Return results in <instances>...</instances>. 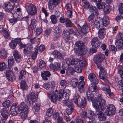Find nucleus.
Wrapping results in <instances>:
<instances>
[{"label":"nucleus","instance_id":"1","mask_svg":"<svg viewBox=\"0 0 123 123\" xmlns=\"http://www.w3.org/2000/svg\"><path fill=\"white\" fill-rule=\"evenodd\" d=\"M104 58V55L102 54L96 55L94 57V62L96 64L98 68L100 69L99 77L103 80L105 79L107 74L104 68L102 67V63Z\"/></svg>","mask_w":123,"mask_h":123},{"label":"nucleus","instance_id":"2","mask_svg":"<svg viewBox=\"0 0 123 123\" xmlns=\"http://www.w3.org/2000/svg\"><path fill=\"white\" fill-rule=\"evenodd\" d=\"M102 94H98L97 98V101L96 102L94 101L92 103L93 107L96 110H103L105 109L106 101L102 98Z\"/></svg>","mask_w":123,"mask_h":123},{"label":"nucleus","instance_id":"3","mask_svg":"<svg viewBox=\"0 0 123 123\" xmlns=\"http://www.w3.org/2000/svg\"><path fill=\"white\" fill-rule=\"evenodd\" d=\"M25 8L28 14L29 15H34L37 12L36 6L31 3H27Z\"/></svg>","mask_w":123,"mask_h":123},{"label":"nucleus","instance_id":"4","mask_svg":"<svg viewBox=\"0 0 123 123\" xmlns=\"http://www.w3.org/2000/svg\"><path fill=\"white\" fill-rule=\"evenodd\" d=\"M95 16L92 14H91L88 17V20L89 21V25L90 28H92L93 31V29L96 27V25L98 23L100 24L98 21L94 19Z\"/></svg>","mask_w":123,"mask_h":123},{"label":"nucleus","instance_id":"5","mask_svg":"<svg viewBox=\"0 0 123 123\" xmlns=\"http://www.w3.org/2000/svg\"><path fill=\"white\" fill-rule=\"evenodd\" d=\"M97 24L96 28L99 30L98 37L100 39H103L104 38L105 35V29L102 26H101L100 24L98 23Z\"/></svg>","mask_w":123,"mask_h":123},{"label":"nucleus","instance_id":"6","mask_svg":"<svg viewBox=\"0 0 123 123\" xmlns=\"http://www.w3.org/2000/svg\"><path fill=\"white\" fill-rule=\"evenodd\" d=\"M62 0H49L48 2V7L51 11L53 10L54 8L60 4Z\"/></svg>","mask_w":123,"mask_h":123},{"label":"nucleus","instance_id":"7","mask_svg":"<svg viewBox=\"0 0 123 123\" xmlns=\"http://www.w3.org/2000/svg\"><path fill=\"white\" fill-rule=\"evenodd\" d=\"M19 111V108L17 106V105L15 103H14L11 107L10 113L11 115L16 116L18 114Z\"/></svg>","mask_w":123,"mask_h":123},{"label":"nucleus","instance_id":"8","mask_svg":"<svg viewBox=\"0 0 123 123\" xmlns=\"http://www.w3.org/2000/svg\"><path fill=\"white\" fill-rule=\"evenodd\" d=\"M116 109L114 105L110 104L107 106L106 112L108 115H112L115 114Z\"/></svg>","mask_w":123,"mask_h":123},{"label":"nucleus","instance_id":"9","mask_svg":"<svg viewBox=\"0 0 123 123\" xmlns=\"http://www.w3.org/2000/svg\"><path fill=\"white\" fill-rule=\"evenodd\" d=\"M36 95L34 92H32L28 94L27 97L28 103L31 105H32L36 100Z\"/></svg>","mask_w":123,"mask_h":123},{"label":"nucleus","instance_id":"10","mask_svg":"<svg viewBox=\"0 0 123 123\" xmlns=\"http://www.w3.org/2000/svg\"><path fill=\"white\" fill-rule=\"evenodd\" d=\"M101 43V42L97 37H94L92 39L91 44L93 48H98Z\"/></svg>","mask_w":123,"mask_h":123},{"label":"nucleus","instance_id":"11","mask_svg":"<svg viewBox=\"0 0 123 123\" xmlns=\"http://www.w3.org/2000/svg\"><path fill=\"white\" fill-rule=\"evenodd\" d=\"M5 73L9 80L12 82L15 80V78L14 76V74L11 70H8Z\"/></svg>","mask_w":123,"mask_h":123},{"label":"nucleus","instance_id":"12","mask_svg":"<svg viewBox=\"0 0 123 123\" xmlns=\"http://www.w3.org/2000/svg\"><path fill=\"white\" fill-rule=\"evenodd\" d=\"M95 114L98 116V118L100 121H104L106 119V116L100 110H96Z\"/></svg>","mask_w":123,"mask_h":123},{"label":"nucleus","instance_id":"13","mask_svg":"<svg viewBox=\"0 0 123 123\" xmlns=\"http://www.w3.org/2000/svg\"><path fill=\"white\" fill-rule=\"evenodd\" d=\"M95 93L90 90L86 92V95L88 100L89 101H91L93 103L95 101V97L94 96Z\"/></svg>","mask_w":123,"mask_h":123},{"label":"nucleus","instance_id":"14","mask_svg":"<svg viewBox=\"0 0 123 123\" xmlns=\"http://www.w3.org/2000/svg\"><path fill=\"white\" fill-rule=\"evenodd\" d=\"M102 89L103 90L106 91V93L108 95L111 97H113L114 96V95L112 92H111V89L110 88V86L108 85H105L102 87Z\"/></svg>","mask_w":123,"mask_h":123},{"label":"nucleus","instance_id":"15","mask_svg":"<svg viewBox=\"0 0 123 123\" xmlns=\"http://www.w3.org/2000/svg\"><path fill=\"white\" fill-rule=\"evenodd\" d=\"M64 93L65 94L64 98L65 100L63 101V104L65 105L68 106L73 105V104L68 100L69 97L68 94L66 92H65Z\"/></svg>","mask_w":123,"mask_h":123},{"label":"nucleus","instance_id":"16","mask_svg":"<svg viewBox=\"0 0 123 123\" xmlns=\"http://www.w3.org/2000/svg\"><path fill=\"white\" fill-rule=\"evenodd\" d=\"M32 49L33 47L27 44L24 49V53L26 55L29 56L31 54Z\"/></svg>","mask_w":123,"mask_h":123},{"label":"nucleus","instance_id":"17","mask_svg":"<svg viewBox=\"0 0 123 123\" xmlns=\"http://www.w3.org/2000/svg\"><path fill=\"white\" fill-rule=\"evenodd\" d=\"M4 8L7 11H10L14 8V3L13 2H9L8 4H4Z\"/></svg>","mask_w":123,"mask_h":123},{"label":"nucleus","instance_id":"18","mask_svg":"<svg viewBox=\"0 0 123 123\" xmlns=\"http://www.w3.org/2000/svg\"><path fill=\"white\" fill-rule=\"evenodd\" d=\"M48 93L49 96L50 97L51 100L54 103L56 102L57 100H58L55 95V93L54 91H50L48 92Z\"/></svg>","mask_w":123,"mask_h":123},{"label":"nucleus","instance_id":"19","mask_svg":"<svg viewBox=\"0 0 123 123\" xmlns=\"http://www.w3.org/2000/svg\"><path fill=\"white\" fill-rule=\"evenodd\" d=\"M85 83L83 81H80L79 83L78 86V89L80 93L83 92L85 89Z\"/></svg>","mask_w":123,"mask_h":123},{"label":"nucleus","instance_id":"20","mask_svg":"<svg viewBox=\"0 0 123 123\" xmlns=\"http://www.w3.org/2000/svg\"><path fill=\"white\" fill-rule=\"evenodd\" d=\"M65 8L68 11L67 16L69 18H71L72 16V9L71 4L70 3L67 4L65 7Z\"/></svg>","mask_w":123,"mask_h":123},{"label":"nucleus","instance_id":"21","mask_svg":"<svg viewBox=\"0 0 123 123\" xmlns=\"http://www.w3.org/2000/svg\"><path fill=\"white\" fill-rule=\"evenodd\" d=\"M50 68L53 70L57 71L59 69L60 64L57 62H55L54 64H51L49 65Z\"/></svg>","mask_w":123,"mask_h":123},{"label":"nucleus","instance_id":"22","mask_svg":"<svg viewBox=\"0 0 123 123\" xmlns=\"http://www.w3.org/2000/svg\"><path fill=\"white\" fill-rule=\"evenodd\" d=\"M1 114L4 120H6L8 118V111L6 108L1 109L0 111Z\"/></svg>","mask_w":123,"mask_h":123},{"label":"nucleus","instance_id":"23","mask_svg":"<svg viewBox=\"0 0 123 123\" xmlns=\"http://www.w3.org/2000/svg\"><path fill=\"white\" fill-rule=\"evenodd\" d=\"M37 22L36 19L32 18L31 20L30 25L29 26V29L30 30L34 29L36 27Z\"/></svg>","mask_w":123,"mask_h":123},{"label":"nucleus","instance_id":"24","mask_svg":"<svg viewBox=\"0 0 123 123\" xmlns=\"http://www.w3.org/2000/svg\"><path fill=\"white\" fill-rule=\"evenodd\" d=\"M52 55L54 57L60 59L62 60V57L61 53L59 52L56 50H54L51 53Z\"/></svg>","mask_w":123,"mask_h":123},{"label":"nucleus","instance_id":"25","mask_svg":"<svg viewBox=\"0 0 123 123\" xmlns=\"http://www.w3.org/2000/svg\"><path fill=\"white\" fill-rule=\"evenodd\" d=\"M102 25L100 24L101 26H102L103 27L105 26H107L109 23V17L107 16H105L103 18L102 21Z\"/></svg>","mask_w":123,"mask_h":123},{"label":"nucleus","instance_id":"26","mask_svg":"<svg viewBox=\"0 0 123 123\" xmlns=\"http://www.w3.org/2000/svg\"><path fill=\"white\" fill-rule=\"evenodd\" d=\"M51 74L50 72L48 71H43L41 72V76L43 79L44 80H48V77H49Z\"/></svg>","mask_w":123,"mask_h":123},{"label":"nucleus","instance_id":"27","mask_svg":"<svg viewBox=\"0 0 123 123\" xmlns=\"http://www.w3.org/2000/svg\"><path fill=\"white\" fill-rule=\"evenodd\" d=\"M90 12L93 15L97 16L98 14V9L95 6H92L90 9Z\"/></svg>","mask_w":123,"mask_h":123},{"label":"nucleus","instance_id":"28","mask_svg":"<svg viewBox=\"0 0 123 123\" xmlns=\"http://www.w3.org/2000/svg\"><path fill=\"white\" fill-rule=\"evenodd\" d=\"M65 92H66L64 91V90L63 89H61L59 90L58 93H57L55 94L58 101H60V99L62 98L64 94L65 95V94L64 93Z\"/></svg>","mask_w":123,"mask_h":123},{"label":"nucleus","instance_id":"29","mask_svg":"<svg viewBox=\"0 0 123 123\" xmlns=\"http://www.w3.org/2000/svg\"><path fill=\"white\" fill-rule=\"evenodd\" d=\"M115 44L118 49L123 50V40H117L116 41Z\"/></svg>","mask_w":123,"mask_h":123},{"label":"nucleus","instance_id":"30","mask_svg":"<svg viewBox=\"0 0 123 123\" xmlns=\"http://www.w3.org/2000/svg\"><path fill=\"white\" fill-rule=\"evenodd\" d=\"M87 51V47L84 46L79 49L78 52L80 55H82L85 54Z\"/></svg>","mask_w":123,"mask_h":123},{"label":"nucleus","instance_id":"31","mask_svg":"<svg viewBox=\"0 0 123 123\" xmlns=\"http://www.w3.org/2000/svg\"><path fill=\"white\" fill-rule=\"evenodd\" d=\"M62 35L64 39L66 42H68L70 39V37L68 31L67 30H64L63 32Z\"/></svg>","mask_w":123,"mask_h":123},{"label":"nucleus","instance_id":"32","mask_svg":"<svg viewBox=\"0 0 123 123\" xmlns=\"http://www.w3.org/2000/svg\"><path fill=\"white\" fill-rule=\"evenodd\" d=\"M19 110L22 111H23L29 110V108L28 106L25 104L24 102H23L21 103L19 108Z\"/></svg>","mask_w":123,"mask_h":123},{"label":"nucleus","instance_id":"33","mask_svg":"<svg viewBox=\"0 0 123 123\" xmlns=\"http://www.w3.org/2000/svg\"><path fill=\"white\" fill-rule=\"evenodd\" d=\"M95 84H91L89 85V90L95 93L96 92L98 93V92L97 88V86Z\"/></svg>","mask_w":123,"mask_h":123},{"label":"nucleus","instance_id":"34","mask_svg":"<svg viewBox=\"0 0 123 123\" xmlns=\"http://www.w3.org/2000/svg\"><path fill=\"white\" fill-rule=\"evenodd\" d=\"M8 61L9 68L12 67L14 65L15 61L13 56H9L8 58Z\"/></svg>","mask_w":123,"mask_h":123},{"label":"nucleus","instance_id":"35","mask_svg":"<svg viewBox=\"0 0 123 123\" xmlns=\"http://www.w3.org/2000/svg\"><path fill=\"white\" fill-rule=\"evenodd\" d=\"M7 52L4 49H0V58L2 59L6 58L7 57Z\"/></svg>","mask_w":123,"mask_h":123},{"label":"nucleus","instance_id":"36","mask_svg":"<svg viewBox=\"0 0 123 123\" xmlns=\"http://www.w3.org/2000/svg\"><path fill=\"white\" fill-rule=\"evenodd\" d=\"M13 55L15 58L16 61L18 62H19L21 60V57L19 52L15 50L13 53Z\"/></svg>","mask_w":123,"mask_h":123},{"label":"nucleus","instance_id":"37","mask_svg":"<svg viewBox=\"0 0 123 123\" xmlns=\"http://www.w3.org/2000/svg\"><path fill=\"white\" fill-rule=\"evenodd\" d=\"M70 61L68 58H66L62 62V66L64 68L68 67L70 65Z\"/></svg>","mask_w":123,"mask_h":123},{"label":"nucleus","instance_id":"38","mask_svg":"<svg viewBox=\"0 0 123 123\" xmlns=\"http://www.w3.org/2000/svg\"><path fill=\"white\" fill-rule=\"evenodd\" d=\"M82 32L84 34L88 33L89 31V29L87 25H84L81 28Z\"/></svg>","mask_w":123,"mask_h":123},{"label":"nucleus","instance_id":"39","mask_svg":"<svg viewBox=\"0 0 123 123\" xmlns=\"http://www.w3.org/2000/svg\"><path fill=\"white\" fill-rule=\"evenodd\" d=\"M78 81L76 78L72 79L70 82V85L74 87L75 88L77 86Z\"/></svg>","mask_w":123,"mask_h":123},{"label":"nucleus","instance_id":"40","mask_svg":"<svg viewBox=\"0 0 123 123\" xmlns=\"http://www.w3.org/2000/svg\"><path fill=\"white\" fill-rule=\"evenodd\" d=\"M88 118L92 121H94L95 119V116L94 115V113L92 111H90L87 114Z\"/></svg>","mask_w":123,"mask_h":123},{"label":"nucleus","instance_id":"41","mask_svg":"<svg viewBox=\"0 0 123 123\" xmlns=\"http://www.w3.org/2000/svg\"><path fill=\"white\" fill-rule=\"evenodd\" d=\"M111 6L109 5H107L104 7L103 10L105 14H107L110 12L111 10Z\"/></svg>","mask_w":123,"mask_h":123},{"label":"nucleus","instance_id":"42","mask_svg":"<svg viewBox=\"0 0 123 123\" xmlns=\"http://www.w3.org/2000/svg\"><path fill=\"white\" fill-rule=\"evenodd\" d=\"M78 64L82 68H84L86 65L87 63L85 60L82 59V60H80L79 61V64Z\"/></svg>","mask_w":123,"mask_h":123},{"label":"nucleus","instance_id":"43","mask_svg":"<svg viewBox=\"0 0 123 123\" xmlns=\"http://www.w3.org/2000/svg\"><path fill=\"white\" fill-rule=\"evenodd\" d=\"M28 111L29 110H25L22 111L20 115L22 119H25L26 117Z\"/></svg>","mask_w":123,"mask_h":123},{"label":"nucleus","instance_id":"44","mask_svg":"<svg viewBox=\"0 0 123 123\" xmlns=\"http://www.w3.org/2000/svg\"><path fill=\"white\" fill-rule=\"evenodd\" d=\"M73 109V105L68 106L66 110V111L67 114L68 115L71 114L72 113Z\"/></svg>","mask_w":123,"mask_h":123},{"label":"nucleus","instance_id":"45","mask_svg":"<svg viewBox=\"0 0 123 123\" xmlns=\"http://www.w3.org/2000/svg\"><path fill=\"white\" fill-rule=\"evenodd\" d=\"M60 85L64 88H65L68 85L67 81L65 80H61L60 83Z\"/></svg>","mask_w":123,"mask_h":123},{"label":"nucleus","instance_id":"46","mask_svg":"<svg viewBox=\"0 0 123 123\" xmlns=\"http://www.w3.org/2000/svg\"><path fill=\"white\" fill-rule=\"evenodd\" d=\"M65 22L66 26L67 27H70L72 26L73 24L70 20L68 18H66Z\"/></svg>","mask_w":123,"mask_h":123},{"label":"nucleus","instance_id":"47","mask_svg":"<svg viewBox=\"0 0 123 123\" xmlns=\"http://www.w3.org/2000/svg\"><path fill=\"white\" fill-rule=\"evenodd\" d=\"M10 31L8 30L5 29L3 31V34L5 39L8 38L9 37Z\"/></svg>","mask_w":123,"mask_h":123},{"label":"nucleus","instance_id":"48","mask_svg":"<svg viewBox=\"0 0 123 123\" xmlns=\"http://www.w3.org/2000/svg\"><path fill=\"white\" fill-rule=\"evenodd\" d=\"M53 110L51 108H49L47 111L46 115L47 116L50 117L53 114Z\"/></svg>","mask_w":123,"mask_h":123},{"label":"nucleus","instance_id":"49","mask_svg":"<svg viewBox=\"0 0 123 123\" xmlns=\"http://www.w3.org/2000/svg\"><path fill=\"white\" fill-rule=\"evenodd\" d=\"M27 85L25 81L24 80L21 81L20 83V87L23 90H25L26 89Z\"/></svg>","mask_w":123,"mask_h":123},{"label":"nucleus","instance_id":"50","mask_svg":"<svg viewBox=\"0 0 123 123\" xmlns=\"http://www.w3.org/2000/svg\"><path fill=\"white\" fill-rule=\"evenodd\" d=\"M82 68L80 66H79L78 64L74 67L75 71L78 73H80L82 71Z\"/></svg>","mask_w":123,"mask_h":123},{"label":"nucleus","instance_id":"51","mask_svg":"<svg viewBox=\"0 0 123 123\" xmlns=\"http://www.w3.org/2000/svg\"><path fill=\"white\" fill-rule=\"evenodd\" d=\"M10 47L12 49H15L17 45V43L15 41H12L9 43Z\"/></svg>","mask_w":123,"mask_h":123},{"label":"nucleus","instance_id":"52","mask_svg":"<svg viewBox=\"0 0 123 123\" xmlns=\"http://www.w3.org/2000/svg\"><path fill=\"white\" fill-rule=\"evenodd\" d=\"M84 43L81 41H77L75 43L76 46L78 47L79 49L84 46Z\"/></svg>","mask_w":123,"mask_h":123},{"label":"nucleus","instance_id":"53","mask_svg":"<svg viewBox=\"0 0 123 123\" xmlns=\"http://www.w3.org/2000/svg\"><path fill=\"white\" fill-rule=\"evenodd\" d=\"M6 69V64L4 62H0V71H3Z\"/></svg>","mask_w":123,"mask_h":123},{"label":"nucleus","instance_id":"54","mask_svg":"<svg viewBox=\"0 0 123 123\" xmlns=\"http://www.w3.org/2000/svg\"><path fill=\"white\" fill-rule=\"evenodd\" d=\"M54 32L55 34H60L62 32V31L60 28L58 26H57L55 27Z\"/></svg>","mask_w":123,"mask_h":123},{"label":"nucleus","instance_id":"55","mask_svg":"<svg viewBox=\"0 0 123 123\" xmlns=\"http://www.w3.org/2000/svg\"><path fill=\"white\" fill-rule=\"evenodd\" d=\"M105 3L104 2H102L100 3H97V7L99 9H103L105 6Z\"/></svg>","mask_w":123,"mask_h":123},{"label":"nucleus","instance_id":"56","mask_svg":"<svg viewBox=\"0 0 123 123\" xmlns=\"http://www.w3.org/2000/svg\"><path fill=\"white\" fill-rule=\"evenodd\" d=\"M35 51L31 56L32 59L33 60H34L36 58L38 52L37 47V48H35Z\"/></svg>","mask_w":123,"mask_h":123},{"label":"nucleus","instance_id":"57","mask_svg":"<svg viewBox=\"0 0 123 123\" xmlns=\"http://www.w3.org/2000/svg\"><path fill=\"white\" fill-rule=\"evenodd\" d=\"M86 101L84 98L83 97L81 99L80 103V105L82 108L84 107L86 105Z\"/></svg>","mask_w":123,"mask_h":123},{"label":"nucleus","instance_id":"58","mask_svg":"<svg viewBox=\"0 0 123 123\" xmlns=\"http://www.w3.org/2000/svg\"><path fill=\"white\" fill-rule=\"evenodd\" d=\"M84 1H83V6L85 8L88 9L90 8V5L88 1L86 0L85 1V0H83Z\"/></svg>","mask_w":123,"mask_h":123},{"label":"nucleus","instance_id":"59","mask_svg":"<svg viewBox=\"0 0 123 123\" xmlns=\"http://www.w3.org/2000/svg\"><path fill=\"white\" fill-rule=\"evenodd\" d=\"M11 104L10 101L7 100L3 103L2 105L4 107L8 108L9 107Z\"/></svg>","mask_w":123,"mask_h":123},{"label":"nucleus","instance_id":"60","mask_svg":"<svg viewBox=\"0 0 123 123\" xmlns=\"http://www.w3.org/2000/svg\"><path fill=\"white\" fill-rule=\"evenodd\" d=\"M46 64L45 62L43 60L41 61L39 64V67L40 68L43 69L46 66Z\"/></svg>","mask_w":123,"mask_h":123},{"label":"nucleus","instance_id":"61","mask_svg":"<svg viewBox=\"0 0 123 123\" xmlns=\"http://www.w3.org/2000/svg\"><path fill=\"white\" fill-rule=\"evenodd\" d=\"M117 86L121 89L123 88V80H122L119 81L118 82Z\"/></svg>","mask_w":123,"mask_h":123},{"label":"nucleus","instance_id":"62","mask_svg":"<svg viewBox=\"0 0 123 123\" xmlns=\"http://www.w3.org/2000/svg\"><path fill=\"white\" fill-rule=\"evenodd\" d=\"M51 22L53 24H55L57 22V20L55 16V15H52L50 17Z\"/></svg>","mask_w":123,"mask_h":123},{"label":"nucleus","instance_id":"63","mask_svg":"<svg viewBox=\"0 0 123 123\" xmlns=\"http://www.w3.org/2000/svg\"><path fill=\"white\" fill-rule=\"evenodd\" d=\"M79 60L77 58H75L71 61V64L72 65H75L77 64Z\"/></svg>","mask_w":123,"mask_h":123},{"label":"nucleus","instance_id":"64","mask_svg":"<svg viewBox=\"0 0 123 123\" xmlns=\"http://www.w3.org/2000/svg\"><path fill=\"white\" fill-rule=\"evenodd\" d=\"M116 38L118 40H123V34L119 32L118 34H117L116 36Z\"/></svg>","mask_w":123,"mask_h":123}]
</instances>
